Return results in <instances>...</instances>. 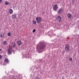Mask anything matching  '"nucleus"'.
<instances>
[{"label": "nucleus", "mask_w": 79, "mask_h": 79, "mask_svg": "<svg viewBox=\"0 0 79 79\" xmlns=\"http://www.w3.org/2000/svg\"><path fill=\"white\" fill-rule=\"evenodd\" d=\"M2 58V56L1 55H0V59H1Z\"/></svg>", "instance_id": "obj_20"}, {"label": "nucleus", "mask_w": 79, "mask_h": 79, "mask_svg": "<svg viewBox=\"0 0 79 79\" xmlns=\"http://www.w3.org/2000/svg\"><path fill=\"white\" fill-rule=\"evenodd\" d=\"M7 43H6V41H5L4 42H3V44L4 45H6V44Z\"/></svg>", "instance_id": "obj_17"}, {"label": "nucleus", "mask_w": 79, "mask_h": 79, "mask_svg": "<svg viewBox=\"0 0 79 79\" xmlns=\"http://www.w3.org/2000/svg\"><path fill=\"white\" fill-rule=\"evenodd\" d=\"M16 15H12V18L13 19H15V18H16Z\"/></svg>", "instance_id": "obj_13"}, {"label": "nucleus", "mask_w": 79, "mask_h": 79, "mask_svg": "<svg viewBox=\"0 0 79 79\" xmlns=\"http://www.w3.org/2000/svg\"><path fill=\"white\" fill-rule=\"evenodd\" d=\"M2 1V0H0V3H1Z\"/></svg>", "instance_id": "obj_21"}, {"label": "nucleus", "mask_w": 79, "mask_h": 79, "mask_svg": "<svg viewBox=\"0 0 79 79\" xmlns=\"http://www.w3.org/2000/svg\"><path fill=\"white\" fill-rule=\"evenodd\" d=\"M4 35H5V34L4 33H2L0 35V37H4Z\"/></svg>", "instance_id": "obj_12"}, {"label": "nucleus", "mask_w": 79, "mask_h": 79, "mask_svg": "<svg viewBox=\"0 0 79 79\" xmlns=\"http://www.w3.org/2000/svg\"><path fill=\"white\" fill-rule=\"evenodd\" d=\"M36 20L38 23H39L42 21L41 17H37L36 19Z\"/></svg>", "instance_id": "obj_3"}, {"label": "nucleus", "mask_w": 79, "mask_h": 79, "mask_svg": "<svg viewBox=\"0 0 79 79\" xmlns=\"http://www.w3.org/2000/svg\"><path fill=\"white\" fill-rule=\"evenodd\" d=\"M5 4L6 5H9V2H5Z\"/></svg>", "instance_id": "obj_15"}, {"label": "nucleus", "mask_w": 79, "mask_h": 79, "mask_svg": "<svg viewBox=\"0 0 79 79\" xmlns=\"http://www.w3.org/2000/svg\"><path fill=\"white\" fill-rule=\"evenodd\" d=\"M65 50L66 51H68L69 49V44H67L65 46Z\"/></svg>", "instance_id": "obj_4"}, {"label": "nucleus", "mask_w": 79, "mask_h": 79, "mask_svg": "<svg viewBox=\"0 0 79 79\" xmlns=\"http://www.w3.org/2000/svg\"><path fill=\"white\" fill-rule=\"evenodd\" d=\"M62 11H63V9H59L58 11V13L60 14L62 12Z\"/></svg>", "instance_id": "obj_10"}, {"label": "nucleus", "mask_w": 79, "mask_h": 79, "mask_svg": "<svg viewBox=\"0 0 79 79\" xmlns=\"http://www.w3.org/2000/svg\"><path fill=\"white\" fill-rule=\"evenodd\" d=\"M0 51H2V49H0Z\"/></svg>", "instance_id": "obj_23"}, {"label": "nucleus", "mask_w": 79, "mask_h": 79, "mask_svg": "<svg viewBox=\"0 0 79 79\" xmlns=\"http://www.w3.org/2000/svg\"><path fill=\"white\" fill-rule=\"evenodd\" d=\"M32 22H33V24H36V21H35L34 20H33L32 21Z\"/></svg>", "instance_id": "obj_14"}, {"label": "nucleus", "mask_w": 79, "mask_h": 79, "mask_svg": "<svg viewBox=\"0 0 79 79\" xmlns=\"http://www.w3.org/2000/svg\"><path fill=\"white\" fill-rule=\"evenodd\" d=\"M35 29H34L33 31V32H35Z\"/></svg>", "instance_id": "obj_19"}, {"label": "nucleus", "mask_w": 79, "mask_h": 79, "mask_svg": "<svg viewBox=\"0 0 79 79\" xmlns=\"http://www.w3.org/2000/svg\"><path fill=\"white\" fill-rule=\"evenodd\" d=\"M12 46L10 45L9 47V49L8 50V54H11V51H12V48H15L16 47V44L15 42H13L12 43Z\"/></svg>", "instance_id": "obj_1"}, {"label": "nucleus", "mask_w": 79, "mask_h": 79, "mask_svg": "<svg viewBox=\"0 0 79 79\" xmlns=\"http://www.w3.org/2000/svg\"><path fill=\"white\" fill-rule=\"evenodd\" d=\"M35 79H39V78L38 77H36Z\"/></svg>", "instance_id": "obj_22"}, {"label": "nucleus", "mask_w": 79, "mask_h": 79, "mask_svg": "<svg viewBox=\"0 0 79 79\" xmlns=\"http://www.w3.org/2000/svg\"><path fill=\"white\" fill-rule=\"evenodd\" d=\"M9 12L10 14H13V11L11 9H9Z\"/></svg>", "instance_id": "obj_9"}, {"label": "nucleus", "mask_w": 79, "mask_h": 79, "mask_svg": "<svg viewBox=\"0 0 79 79\" xmlns=\"http://www.w3.org/2000/svg\"><path fill=\"white\" fill-rule=\"evenodd\" d=\"M53 9L55 11H56L58 9V6L57 5H55L54 6Z\"/></svg>", "instance_id": "obj_5"}, {"label": "nucleus", "mask_w": 79, "mask_h": 79, "mask_svg": "<svg viewBox=\"0 0 79 79\" xmlns=\"http://www.w3.org/2000/svg\"><path fill=\"white\" fill-rule=\"evenodd\" d=\"M57 20L59 21V22H60L61 21V17L59 16L58 17Z\"/></svg>", "instance_id": "obj_7"}, {"label": "nucleus", "mask_w": 79, "mask_h": 79, "mask_svg": "<svg viewBox=\"0 0 79 79\" xmlns=\"http://www.w3.org/2000/svg\"><path fill=\"white\" fill-rule=\"evenodd\" d=\"M7 35H8V36H9V37H10V36H11V33H8Z\"/></svg>", "instance_id": "obj_16"}, {"label": "nucleus", "mask_w": 79, "mask_h": 79, "mask_svg": "<svg viewBox=\"0 0 79 79\" xmlns=\"http://www.w3.org/2000/svg\"><path fill=\"white\" fill-rule=\"evenodd\" d=\"M37 48H39L40 49H43L44 47H45V45L44 44H41L39 46H38V45L37 46Z\"/></svg>", "instance_id": "obj_2"}, {"label": "nucleus", "mask_w": 79, "mask_h": 79, "mask_svg": "<svg viewBox=\"0 0 79 79\" xmlns=\"http://www.w3.org/2000/svg\"><path fill=\"white\" fill-rule=\"evenodd\" d=\"M9 61H10V60H9L7 58H6L4 60V62H5V63H8L9 62Z\"/></svg>", "instance_id": "obj_6"}, {"label": "nucleus", "mask_w": 79, "mask_h": 79, "mask_svg": "<svg viewBox=\"0 0 79 79\" xmlns=\"http://www.w3.org/2000/svg\"><path fill=\"white\" fill-rule=\"evenodd\" d=\"M71 16H72L69 13H68L67 15V17L68 18H70L71 17Z\"/></svg>", "instance_id": "obj_11"}, {"label": "nucleus", "mask_w": 79, "mask_h": 79, "mask_svg": "<svg viewBox=\"0 0 79 79\" xmlns=\"http://www.w3.org/2000/svg\"><path fill=\"white\" fill-rule=\"evenodd\" d=\"M69 60L70 61H72V60L73 59H72V58L70 57V58H69Z\"/></svg>", "instance_id": "obj_18"}, {"label": "nucleus", "mask_w": 79, "mask_h": 79, "mask_svg": "<svg viewBox=\"0 0 79 79\" xmlns=\"http://www.w3.org/2000/svg\"><path fill=\"white\" fill-rule=\"evenodd\" d=\"M17 44L19 45H20L22 44V42H21V41H19L17 42Z\"/></svg>", "instance_id": "obj_8"}]
</instances>
